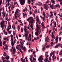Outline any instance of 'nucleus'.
Wrapping results in <instances>:
<instances>
[{
  "label": "nucleus",
  "instance_id": "f257e3e1",
  "mask_svg": "<svg viewBox=\"0 0 62 62\" xmlns=\"http://www.w3.org/2000/svg\"><path fill=\"white\" fill-rule=\"evenodd\" d=\"M2 22H1L0 23L1 27H5V24L4 23L5 22V21L3 20H2Z\"/></svg>",
  "mask_w": 62,
  "mask_h": 62
},
{
  "label": "nucleus",
  "instance_id": "f03ea898",
  "mask_svg": "<svg viewBox=\"0 0 62 62\" xmlns=\"http://www.w3.org/2000/svg\"><path fill=\"white\" fill-rule=\"evenodd\" d=\"M20 4L21 5H23L25 1H23V0H19Z\"/></svg>",
  "mask_w": 62,
  "mask_h": 62
},
{
  "label": "nucleus",
  "instance_id": "7ed1b4c3",
  "mask_svg": "<svg viewBox=\"0 0 62 62\" xmlns=\"http://www.w3.org/2000/svg\"><path fill=\"white\" fill-rule=\"evenodd\" d=\"M44 8H45L46 10H47L48 9V5L47 4H44Z\"/></svg>",
  "mask_w": 62,
  "mask_h": 62
},
{
  "label": "nucleus",
  "instance_id": "20e7f679",
  "mask_svg": "<svg viewBox=\"0 0 62 62\" xmlns=\"http://www.w3.org/2000/svg\"><path fill=\"white\" fill-rule=\"evenodd\" d=\"M36 21L37 22H39V16L37 15L36 17Z\"/></svg>",
  "mask_w": 62,
  "mask_h": 62
},
{
  "label": "nucleus",
  "instance_id": "39448f33",
  "mask_svg": "<svg viewBox=\"0 0 62 62\" xmlns=\"http://www.w3.org/2000/svg\"><path fill=\"white\" fill-rule=\"evenodd\" d=\"M50 13L51 14V15L50 16V18H53V16L54 17V16L53 15V14L52 13V12H50Z\"/></svg>",
  "mask_w": 62,
  "mask_h": 62
},
{
  "label": "nucleus",
  "instance_id": "423d86ee",
  "mask_svg": "<svg viewBox=\"0 0 62 62\" xmlns=\"http://www.w3.org/2000/svg\"><path fill=\"white\" fill-rule=\"evenodd\" d=\"M51 2H52V4H54L55 3V1H54V0H51V1L50 2V4H51Z\"/></svg>",
  "mask_w": 62,
  "mask_h": 62
},
{
  "label": "nucleus",
  "instance_id": "0eeeda50",
  "mask_svg": "<svg viewBox=\"0 0 62 62\" xmlns=\"http://www.w3.org/2000/svg\"><path fill=\"white\" fill-rule=\"evenodd\" d=\"M60 43L58 44V45H57L55 46L54 47V48H58V46H60Z\"/></svg>",
  "mask_w": 62,
  "mask_h": 62
},
{
  "label": "nucleus",
  "instance_id": "6e6552de",
  "mask_svg": "<svg viewBox=\"0 0 62 62\" xmlns=\"http://www.w3.org/2000/svg\"><path fill=\"white\" fill-rule=\"evenodd\" d=\"M39 31H37L36 32H35V35H36V36H38L39 35Z\"/></svg>",
  "mask_w": 62,
  "mask_h": 62
},
{
  "label": "nucleus",
  "instance_id": "1a4fd4ad",
  "mask_svg": "<svg viewBox=\"0 0 62 62\" xmlns=\"http://www.w3.org/2000/svg\"><path fill=\"white\" fill-rule=\"evenodd\" d=\"M5 58L7 60H8L9 59V56H8V57L6 56Z\"/></svg>",
  "mask_w": 62,
  "mask_h": 62
},
{
  "label": "nucleus",
  "instance_id": "9d476101",
  "mask_svg": "<svg viewBox=\"0 0 62 62\" xmlns=\"http://www.w3.org/2000/svg\"><path fill=\"white\" fill-rule=\"evenodd\" d=\"M17 13H18L19 12H18L17 11V10H16V12H15V16H16V15L17 14Z\"/></svg>",
  "mask_w": 62,
  "mask_h": 62
},
{
  "label": "nucleus",
  "instance_id": "9b49d317",
  "mask_svg": "<svg viewBox=\"0 0 62 62\" xmlns=\"http://www.w3.org/2000/svg\"><path fill=\"white\" fill-rule=\"evenodd\" d=\"M55 7H58V8H60V6L58 5V4H56L55 6Z\"/></svg>",
  "mask_w": 62,
  "mask_h": 62
},
{
  "label": "nucleus",
  "instance_id": "f8f14e48",
  "mask_svg": "<svg viewBox=\"0 0 62 62\" xmlns=\"http://www.w3.org/2000/svg\"><path fill=\"white\" fill-rule=\"evenodd\" d=\"M21 48H23V50L24 51H25V50H26V49H25V47H23V46H21Z\"/></svg>",
  "mask_w": 62,
  "mask_h": 62
},
{
  "label": "nucleus",
  "instance_id": "ddd939ff",
  "mask_svg": "<svg viewBox=\"0 0 62 62\" xmlns=\"http://www.w3.org/2000/svg\"><path fill=\"white\" fill-rule=\"evenodd\" d=\"M42 57V56L41 55V56L38 59H39V60H40V59H43V58H41V57Z\"/></svg>",
  "mask_w": 62,
  "mask_h": 62
},
{
  "label": "nucleus",
  "instance_id": "4468645a",
  "mask_svg": "<svg viewBox=\"0 0 62 62\" xmlns=\"http://www.w3.org/2000/svg\"><path fill=\"white\" fill-rule=\"evenodd\" d=\"M30 21L31 23H33V21H35V20H34L33 18Z\"/></svg>",
  "mask_w": 62,
  "mask_h": 62
},
{
  "label": "nucleus",
  "instance_id": "2eb2a0df",
  "mask_svg": "<svg viewBox=\"0 0 62 62\" xmlns=\"http://www.w3.org/2000/svg\"><path fill=\"white\" fill-rule=\"evenodd\" d=\"M11 44L12 46H14V43L13 42H11Z\"/></svg>",
  "mask_w": 62,
  "mask_h": 62
},
{
  "label": "nucleus",
  "instance_id": "dca6fc26",
  "mask_svg": "<svg viewBox=\"0 0 62 62\" xmlns=\"http://www.w3.org/2000/svg\"><path fill=\"white\" fill-rule=\"evenodd\" d=\"M30 59L31 62H34V61L32 60V59L31 58H30Z\"/></svg>",
  "mask_w": 62,
  "mask_h": 62
},
{
  "label": "nucleus",
  "instance_id": "f3484780",
  "mask_svg": "<svg viewBox=\"0 0 62 62\" xmlns=\"http://www.w3.org/2000/svg\"><path fill=\"white\" fill-rule=\"evenodd\" d=\"M31 2L30 0H28V3L29 4H30V3Z\"/></svg>",
  "mask_w": 62,
  "mask_h": 62
},
{
  "label": "nucleus",
  "instance_id": "a211bd4d",
  "mask_svg": "<svg viewBox=\"0 0 62 62\" xmlns=\"http://www.w3.org/2000/svg\"><path fill=\"white\" fill-rule=\"evenodd\" d=\"M43 15L45 17V16H45V13L44 12H43Z\"/></svg>",
  "mask_w": 62,
  "mask_h": 62
},
{
  "label": "nucleus",
  "instance_id": "6ab92c4d",
  "mask_svg": "<svg viewBox=\"0 0 62 62\" xmlns=\"http://www.w3.org/2000/svg\"><path fill=\"white\" fill-rule=\"evenodd\" d=\"M46 45L45 46H44L43 48H42V50H45V47L46 46Z\"/></svg>",
  "mask_w": 62,
  "mask_h": 62
},
{
  "label": "nucleus",
  "instance_id": "aec40b11",
  "mask_svg": "<svg viewBox=\"0 0 62 62\" xmlns=\"http://www.w3.org/2000/svg\"><path fill=\"white\" fill-rule=\"evenodd\" d=\"M59 54L60 55H61H61H62V52H61V51H60Z\"/></svg>",
  "mask_w": 62,
  "mask_h": 62
},
{
  "label": "nucleus",
  "instance_id": "412c9836",
  "mask_svg": "<svg viewBox=\"0 0 62 62\" xmlns=\"http://www.w3.org/2000/svg\"><path fill=\"white\" fill-rule=\"evenodd\" d=\"M13 52H16V50H15V48H14L13 49Z\"/></svg>",
  "mask_w": 62,
  "mask_h": 62
},
{
  "label": "nucleus",
  "instance_id": "4be33fe9",
  "mask_svg": "<svg viewBox=\"0 0 62 62\" xmlns=\"http://www.w3.org/2000/svg\"><path fill=\"white\" fill-rule=\"evenodd\" d=\"M17 27H18V31H19V30H20V26L18 25L17 26Z\"/></svg>",
  "mask_w": 62,
  "mask_h": 62
},
{
  "label": "nucleus",
  "instance_id": "5701e85b",
  "mask_svg": "<svg viewBox=\"0 0 62 62\" xmlns=\"http://www.w3.org/2000/svg\"><path fill=\"white\" fill-rule=\"evenodd\" d=\"M16 10H17V12H20V10L18 9H16Z\"/></svg>",
  "mask_w": 62,
  "mask_h": 62
},
{
  "label": "nucleus",
  "instance_id": "b1692460",
  "mask_svg": "<svg viewBox=\"0 0 62 62\" xmlns=\"http://www.w3.org/2000/svg\"><path fill=\"white\" fill-rule=\"evenodd\" d=\"M29 20H31L33 18L32 17H30L29 18Z\"/></svg>",
  "mask_w": 62,
  "mask_h": 62
},
{
  "label": "nucleus",
  "instance_id": "393cba45",
  "mask_svg": "<svg viewBox=\"0 0 62 62\" xmlns=\"http://www.w3.org/2000/svg\"><path fill=\"white\" fill-rule=\"evenodd\" d=\"M16 49H18V50H20V47H17V46H16Z\"/></svg>",
  "mask_w": 62,
  "mask_h": 62
},
{
  "label": "nucleus",
  "instance_id": "a878e982",
  "mask_svg": "<svg viewBox=\"0 0 62 62\" xmlns=\"http://www.w3.org/2000/svg\"><path fill=\"white\" fill-rule=\"evenodd\" d=\"M38 3L39 5H41L42 6H43V5H42V3H40L39 2Z\"/></svg>",
  "mask_w": 62,
  "mask_h": 62
},
{
  "label": "nucleus",
  "instance_id": "bb28decb",
  "mask_svg": "<svg viewBox=\"0 0 62 62\" xmlns=\"http://www.w3.org/2000/svg\"><path fill=\"white\" fill-rule=\"evenodd\" d=\"M2 0H0V5H2Z\"/></svg>",
  "mask_w": 62,
  "mask_h": 62
},
{
  "label": "nucleus",
  "instance_id": "cd10ccee",
  "mask_svg": "<svg viewBox=\"0 0 62 62\" xmlns=\"http://www.w3.org/2000/svg\"><path fill=\"white\" fill-rule=\"evenodd\" d=\"M32 59L34 60H35V61H36V59L35 58H34L33 57H32Z\"/></svg>",
  "mask_w": 62,
  "mask_h": 62
},
{
  "label": "nucleus",
  "instance_id": "c85d7f7f",
  "mask_svg": "<svg viewBox=\"0 0 62 62\" xmlns=\"http://www.w3.org/2000/svg\"><path fill=\"white\" fill-rule=\"evenodd\" d=\"M2 60H4V59H5V57H4L3 56L2 57Z\"/></svg>",
  "mask_w": 62,
  "mask_h": 62
},
{
  "label": "nucleus",
  "instance_id": "c756f323",
  "mask_svg": "<svg viewBox=\"0 0 62 62\" xmlns=\"http://www.w3.org/2000/svg\"><path fill=\"white\" fill-rule=\"evenodd\" d=\"M11 40L12 41L11 42H13V38H11Z\"/></svg>",
  "mask_w": 62,
  "mask_h": 62
},
{
  "label": "nucleus",
  "instance_id": "7c9ffc66",
  "mask_svg": "<svg viewBox=\"0 0 62 62\" xmlns=\"http://www.w3.org/2000/svg\"><path fill=\"white\" fill-rule=\"evenodd\" d=\"M50 2V1L49 0H47V1L46 2V3L47 4V3H49Z\"/></svg>",
  "mask_w": 62,
  "mask_h": 62
},
{
  "label": "nucleus",
  "instance_id": "2f4dec72",
  "mask_svg": "<svg viewBox=\"0 0 62 62\" xmlns=\"http://www.w3.org/2000/svg\"><path fill=\"white\" fill-rule=\"evenodd\" d=\"M49 47H50V46L48 45L46 46V48H49Z\"/></svg>",
  "mask_w": 62,
  "mask_h": 62
},
{
  "label": "nucleus",
  "instance_id": "473e14b6",
  "mask_svg": "<svg viewBox=\"0 0 62 62\" xmlns=\"http://www.w3.org/2000/svg\"><path fill=\"white\" fill-rule=\"evenodd\" d=\"M24 34L25 35V37H27L28 35L26 34V33H24Z\"/></svg>",
  "mask_w": 62,
  "mask_h": 62
},
{
  "label": "nucleus",
  "instance_id": "72a5a7b5",
  "mask_svg": "<svg viewBox=\"0 0 62 62\" xmlns=\"http://www.w3.org/2000/svg\"><path fill=\"white\" fill-rule=\"evenodd\" d=\"M12 28L13 29H14V30H15V26H14V28H13V25H12Z\"/></svg>",
  "mask_w": 62,
  "mask_h": 62
},
{
  "label": "nucleus",
  "instance_id": "f704fd0d",
  "mask_svg": "<svg viewBox=\"0 0 62 62\" xmlns=\"http://www.w3.org/2000/svg\"><path fill=\"white\" fill-rule=\"evenodd\" d=\"M7 0L8 1V2H9V1L10 0H5V1L6 2H7V3H8V1H7Z\"/></svg>",
  "mask_w": 62,
  "mask_h": 62
},
{
  "label": "nucleus",
  "instance_id": "c9c22d12",
  "mask_svg": "<svg viewBox=\"0 0 62 62\" xmlns=\"http://www.w3.org/2000/svg\"><path fill=\"white\" fill-rule=\"evenodd\" d=\"M50 7L51 8H52V9H53V6H52L51 5H50Z\"/></svg>",
  "mask_w": 62,
  "mask_h": 62
},
{
  "label": "nucleus",
  "instance_id": "e433bc0d",
  "mask_svg": "<svg viewBox=\"0 0 62 62\" xmlns=\"http://www.w3.org/2000/svg\"><path fill=\"white\" fill-rule=\"evenodd\" d=\"M3 15L4 17H5V16H6V13H3Z\"/></svg>",
  "mask_w": 62,
  "mask_h": 62
},
{
  "label": "nucleus",
  "instance_id": "4c0bfd02",
  "mask_svg": "<svg viewBox=\"0 0 62 62\" xmlns=\"http://www.w3.org/2000/svg\"><path fill=\"white\" fill-rule=\"evenodd\" d=\"M23 16H25V15H26V14H25L24 13H23Z\"/></svg>",
  "mask_w": 62,
  "mask_h": 62
},
{
  "label": "nucleus",
  "instance_id": "58836bf2",
  "mask_svg": "<svg viewBox=\"0 0 62 62\" xmlns=\"http://www.w3.org/2000/svg\"><path fill=\"white\" fill-rule=\"evenodd\" d=\"M21 32H23V28H21Z\"/></svg>",
  "mask_w": 62,
  "mask_h": 62
},
{
  "label": "nucleus",
  "instance_id": "ea45409f",
  "mask_svg": "<svg viewBox=\"0 0 62 62\" xmlns=\"http://www.w3.org/2000/svg\"><path fill=\"white\" fill-rule=\"evenodd\" d=\"M43 23H43V22H42L41 23V24H42V26H44V24H43Z\"/></svg>",
  "mask_w": 62,
  "mask_h": 62
},
{
  "label": "nucleus",
  "instance_id": "a19ab883",
  "mask_svg": "<svg viewBox=\"0 0 62 62\" xmlns=\"http://www.w3.org/2000/svg\"><path fill=\"white\" fill-rule=\"evenodd\" d=\"M10 37H11V39H12V37H13V35H10Z\"/></svg>",
  "mask_w": 62,
  "mask_h": 62
},
{
  "label": "nucleus",
  "instance_id": "79ce46f5",
  "mask_svg": "<svg viewBox=\"0 0 62 62\" xmlns=\"http://www.w3.org/2000/svg\"><path fill=\"white\" fill-rule=\"evenodd\" d=\"M61 39H62V38L61 37H59V41H61Z\"/></svg>",
  "mask_w": 62,
  "mask_h": 62
},
{
  "label": "nucleus",
  "instance_id": "37998d69",
  "mask_svg": "<svg viewBox=\"0 0 62 62\" xmlns=\"http://www.w3.org/2000/svg\"><path fill=\"white\" fill-rule=\"evenodd\" d=\"M54 51H53V53H51L52 54H53V55H54Z\"/></svg>",
  "mask_w": 62,
  "mask_h": 62
},
{
  "label": "nucleus",
  "instance_id": "c03bdc74",
  "mask_svg": "<svg viewBox=\"0 0 62 62\" xmlns=\"http://www.w3.org/2000/svg\"><path fill=\"white\" fill-rule=\"evenodd\" d=\"M25 11H27V8H26V7H25Z\"/></svg>",
  "mask_w": 62,
  "mask_h": 62
},
{
  "label": "nucleus",
  "instance_id": "a18cd8bd",
  "mask_svg": "<svg viewBox=\"0 0 62 62\" xmlns=\"http://www.w3.org/2000/svg\"><path fill=\"white\" fill-rule=\"evenodd\" d=\"M40 60V62H43V61H42V60H43V59H41Z\"/></svg>",
  "mask_w": 62,
  "mask_h": 62
},
{
  "label": "nucleus",
  "instance_id": "49530a36",
  "mask_svg": "<svg viewBox=\"0 0 62 62\" xmlns=\"http://www.w3.org/2000/svg\"><path fill=\"white\" fill-rule=\"evenodd\" d=\"M30 26L31 28H32L33 27V25H32V24H31V25H30Z\"/></svg>",
  "mask_w": 62,
  "mask_h": 62
},
{
  "label": "nucleus",
  "instance_id": "de8ad7c7",
  "mask_svg": "<svg viewBox=\"0 0 62 62\" xmlns=\"http://www.w3.org/2000/svg\"><path fill=\"white\" fill-rule=\"evenodd\" d=\"M15 18L16 19H18V18H17V16H15Z\"/></svg>",
  "mask_w": 62,
  "mask_h": 62
},
{
  "label": "nucleus",
  "instance_id": "09e8293b",
  "mask_svg": "<svg viewBox=\"0 0 62 62\" xmlns=\"http://www.w3.org/2000/svg\"><path fill=\"white\" fill-rule=\"evenodd\" d=\"M54 16H56V14L54 12Z\"/></svg>",
  "mask_w": 62,
  "mask_h": 62
},
{
  "label": "nucleus",
  "instance_id": "8fccbe9b",
  "mask_svg": "<svg viewBox=\"0 0 62 62\" xmlns=\"http://www.w3.org/2000/svg\"><path fill=\"white\" fill-rule=\"evenodd\" d=\"M4 54L5 56H6V55H7V54H6V53L5 52H4Z\"/></svg>",
  "mask_w": 62,
  "mask_h": 62
},
{
  "label": "nucleus",
  "instance_id": "3c124183",
  "mask_svg": "<svg viewBox=\"0 0 62 62\" xmlns=\"http://www.w3.org/2000/svg\"><path fill=\"white\" fill-rule=\"evenodd\" d=\"M40 13V12L39 11V10L38 9V13Z\"/></svg>",
  "mask_w": 62,
  "mask_h": 62
},
{
  "label": "nucleus",
  "instance_id": "603ef678",
  "mask_svg": "<svg viewBox=\"0 0 62 62\" xmlns=\"http://www.w3.org/2000/svg\"><path fill=\"white\" fill-rule=\"evenodd\" d=\"M8 8L9 11H11V10H10V7H9V6L8 7Z\"/></svg>",
  "mask_w": 62,
  "mask_h": 62
},
{
  "label": "nucleus",
  "instance_id": "864d4df0",
  "mask_svg": "<svg viewBox=\"0 0 62 62\" xmlns=\"http://www.w3.org/2000/svg\"><path fill=\"white\" fill-rule=\"evenodd\" d=\"M6 61V60H2V62H5Z\"/></svg>",
  "mask_w": 62,
  "mask_h": 62
},
{
  "label": "nucleus",
  "instance_id": "5fc2aeb1",
  "mask_svg": "<svg viewBox=\"0 0 62 62\" xmlns=\"http://www.w3.org/2000/svg\"><path fill=\"white\" fill-rule=\"evenodd\" d=\"M29 38H31V34H30L29 35Z\"/></svg>",
  "mask_w": 62,
  "mask_h": 62
},
{
  "label": "nucleus",
  "instance_id": "6e6d98bb",
  "mask_svg": "<svg viewBox=\"0 0 62 62\" xmlns=\"http://www.w3.org/2000/svg\"><path fill=\"white\" fill-rule=\"evenodd\" d=\"M5 49H6V50H8V47H6V46H5Z\"/></svg>",
  "mask_w": 62,
  "mask_h": 62
},
{
  "label": "nucleus",
  "instance_id": "4d7b16f0",
  "mask_svg": "<svg viewBox=\"0 0 62 62\" xmlns=\"http://www.w3.org/2000/svg\"><path fill=\"white\" fill-rule=\"evenodd\" d=\"M54 35H53L51 36V37L52 38V39H54Z\"/></svg>",
  "mask_w": 62,
  "mask_h": 62
},
{
  "label": "nucleus",
  "instance_id": "13d9d810",
  "mask_svg": "<svg viewBox=\"0 0 62 62\" xmlns=\"http://www.w3.org/2000/svg\"><path fill=\"white\" fill-rule=\"evenodd\" d=\"M34 40H37V38H36L35 37L34 38Z\"/></svg>",
  "mask_w": 62,
  "mask_h": 62
},
{
  "label": "nucleus",
  "instance_id": "bf43d9fd",
  "mask_svg": "<svg viewBox=\"0 0 62 62\" xmlns=\"http://www.w3.org/2000/svg\"><path fill=\"white\" fill-rule=\"evenodd\" d=\"M24 29H26V27L25 26H24Z\"/></svg>",
  "mask_w": 62,
  "mask_h": 62
},
{
  "label": "nucleus",
  "instance_id": "052dcab7",
  "mask_svg": "<svg viewBox=\"0 0 62 62\" xmlns=\"http://www.w3.org/2000/svg\"><path fill=\"white\" fill-rule=\"evenodd\" d=\"M6 39H7V40L8 41H9V40H8V37H7V38H6Z\"/></svg>",
  "mask_w": 62,
  "mask_h": 62
},
{
  "label": "nucleus",
  "instance_id": "680f3d73",
  "mask_svg": "<svg viewBox=\"0 0 62 62\" xmlns=\"http://www.w3.org/2000/svg\"><path fill=\"white\" fill-rule=\"evenodd\" d=\"M31 14H32V12H31V11H30V15H31Z\"/></svg>",
  "mask_w": 62,
  "mask_h": 62
},
{
  "label": "nucleus",
  "instance_id": "e2e57ef3",
  "mask_svg": "<svg viewBox=\"0 0 62 62\" xmlns=\"http://www.w3.org/2000/svg\"><path fill=\"white\" fill-rule=\"evenodd\" d=\"M19 36L20 38L21 37V35L20 34H19Z\"/></svg>",
  "mask_w": 62,
  "mask_h": 62
},
{
  "label": "nucleus",
  "instance_id": "0e129e2a",
  "mask_svg": "<svg viewBox=\"0 0 62 62\" xmlns=\"http://www.w3.org/2000/svg\"><path fill=\"white\" fill-rule=\"evenodd\" d=\"M57 42H58V40H56V41L55 42V43H57Z\"/></svg>",
  "mask_w": 62,
  "mask_h": 62
},
{
  "label": "nucleus",
  "instance_id": "69168bd1",
  "mask_svg": "<svg viewBox=\"0 0 62 62\" xmlns=\"http://www.w3.org/2000/svg\"><path fill=\"white\" fill-rule=\"evenodd\" d=\"M26 30H27L26 29H24L25 32H26Z\"/></svg>",
  "mask_w": 62,
  "mask_h": 62
},
{
  "label": "nucleus",
  "instance_id": "338daca9",
  "mask_svg": "<svg viewBox=\"0 0 62 62\" xmlns=\"http://www.w3.org/2000/svg\"><path fill=\"white\" fill-rule=\"evenodd\" d=\"M37 29H39V27H37Z\"/></svg>",
  "mask_w": 62,
  "mask_h": 62
},
{
  "label": "nucleus",
  "instance_id": "774afa93",
  "mask_svg": "<svg viewBox=\"0 0 62 62\" xmlns=\"http://www.w3.org/2000/svg\"><path fill=\"white\" fill-rule=\"evenodd\" d=\"M6 62H10V61H8V60H7L6 61Z\"/></svg>",
  "mask_w": 62,
  "mask_h": 62
}]
</instances>
